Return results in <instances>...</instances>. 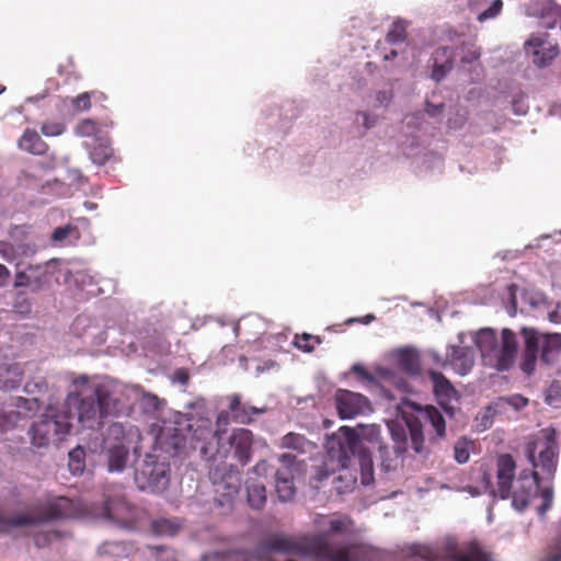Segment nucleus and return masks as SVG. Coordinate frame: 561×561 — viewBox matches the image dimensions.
<instances>
[{
    "label": "nucleus",
    "instance_id": "c85d7f7f",
    "mask_svg": "<svg viewBox=\"0 0 561 561\" xmlns=\"http://www.w3.org/2000/svg\"><path fill=\"white\" fill-rule=\"evenodd\" d=\"M280 448L291 449L297 454H307L316 448V445L307 439L304 435L290 432L283 436L280 444Z\"/></svg>",
    "mask_w": 561,
    "mask_h": 561
},
{
    "label": "nucleus",
    "instance_id": "e2e57ef3",
    "mask_svg": "<svg viewBox=\"0 0 561 561\" xmlns=\"http://www.w3.org/2000/svg\"><path fill=\"white\" fill-rule=\"evenodd\" d=\"M373 320H375V316L374 314H367L364 318H353V319H350V320H347V323L359 322V323H363V324H369Z\"/></svg>",
    "mask_w": 561,
    "mask_h": 561
},
{
    "label": "nucleus",
    "instance_id": "393cba45",
    "mask_svg": "<svg viewBox=\"0 0 561 561\" xmlns=\"http://www.w3.org/2000/svg\"><path fill=\"white\" fill-rule=\"evenodd\" d=\"M449 365L454 370L465 376L472 369L474 365V351L467 346H455L449 347Z\"/></svg>",
    "mask_w": 561,
    "mask_h": 561
},
{
    "label": "nucleus",
    "instance_id": "f704fd0d",
    "mask_svg": "<svg viewBox=\"0 0 561 561\" xmlns=\"http://www.w3.org/2000/svg\"><path fill=\"white\" fill-rule=\"evenodd\" d=\"M379 454L381 459V468L386 472L396 470L400 465V457L403 455L394 453V449L390 450L386 446H379Z\"/></svg>",
    "mask_w": 561,
    "mask_h": 561
},
{
    "label": "nucleus",
    "instance_id": "4d7b16f0",
    "mask_svg": "<svg viewBox=\"0 0 561 561\" xmlns=\"http://www.w3.org/2000/svg\"><path fill=\"white\" fill-rule=\"evenodd\" d=\"M488 335H491V329L482 330L476 341L477 347L480 350L483 358L488 357V351L484 348L482 340L485 339Z\"/></svg>",
    "mask_w": 561,
    "mask_h": 561
},
{
    "label": "nucleus",
    "instance_id": "6e6d98bb",
    "mask_svg": "<svg viewBox=\"0 0 561 561\" xmlns=\"http://www.w3.org/2000/svg\"><path fill=\"white\" fill-rule=\"evenodd\" d=\"M428 356L440 367L449 365V352L446 354V357H442L436 351H430Z\"/></svg>",
    "mask_w": 561,
    "mask_h": 561
},
{
    "label": "nucleus",
    "instance_id": "5701e85b",
    "mask_svg": "<svg viewBox=\"0 0 561 561\" xmlns=\"http://www.w3.org/2000/svg\"><path fill=\"white\" fill-rule=\"evenodd\" d=\"M428 376L433 382L434 393L439 404L448 414L453 415V408H449L448 404L453 401H458L457 390L442 373L428 370Z\"/></svg>",
    "mask_w": 561,
    "mask_h": 561
},
{
    "label": "nucleus",
    "instance_id": "ddd939ff",
    "mask_svg": "<svg viewBox=\"0 0 561 561\" xmlns=\"http://www.w3.org/2000/svg\"><path fill=\"white\" fill-rule=\"evenodd\" d=\"M217 439L216 457L227 459L231 456L241 466L250 462L253 449V434L248 428H234L228 437Z\"/></svg>",
    "mask_w": 561,
    "mask_h": 561
},
{
    "label": "nucleus",
    "instance_id": "774afa93",
    "mask_svg": "<svg viewBox=\"0 0 561 561\" xmlns=\"http://www.w3.org/2000/svg\"><path fill=\"white\" fill-rule=\"evenodd\" d=\"M329 477V472L322 468H319L317 471V480L322 481L323 479H327Z\"/></svg>",
    "mask_w": 561,
    "mask_h": 561
},
{
    "label": "nucleus",
    "instance_id": "412c9836",
    "mask_svg": "<svg viewBox=\"0 0 561 561\" xmlns=\"http://www.w3.org/2000/svg\"><path fill=\"white\" fill-rule=\"evenodd\" d=\"M517 351L518 341L516 334L510 329H503L495 368L500 371L510 369L515 362Z\"/></svg>",
    "mask_w": 561,
    "mask_h": 561
},
{
    "label": "nucleus",
    "instance_id": "8fccbe9b",
    "mask_svg": "<svg viewBox=\"0 0 561 561\" xmlns=\"http://www.w3.org/2000/svg\"><path fill=\"white\" fill-rule=\"evenodd\" d=\"M0 255L8 262H12L16 257V250L10 242L0 241Z\"/></svg>",
    "mask_w": 561,
    "mask_h": 561
},
{
    "label": "nucleus",
    "instance_id": "de8ad7c7",
    "mask_svg": "<svg viewBox=\"0 0 561 561\" xmlns=\"http://www.w3.org/2000/svg\"><path fill=\"white\" fill-rule=\"evenodd\" d=\"M455 459L459 463H466L469 460V446L467 440L461 439L455 444L454 447Z\"/></svg>",
    "mask_w": 561,
    "mask_h": 561
},
{
    "label": "nucleus",
    "instance_id": "37998d69",
    "mask_svg": "<svg viewBox=\"0 0 561 561\" xmlns=\"http://www.w3.org/2000/svg\"><path fill=\"white\" fill-rule=\"evenodd\" d=\"M92 98H96L95 92H82L71 100V105L76 111H88L91 107Z\"/></svg>",
    "mask_w": 561,
    "mask_h": 561
},
{
    "label": "nucleus",
    "instance_id": "423d86ee",
    "mask_svg": "<svg viewBox=\"0 0 561 561\" xmlns=\"http://www.w3.org/2000/svg\"><path fill=\"white\" fill-rule=\"evenodd\" d=\"M413 554L424 561H489L488 553L476 540L459 543L456 538L447 537L436 547L417 545Z\"/></svg>",
    "mask_w": 561,
    "mask_h": 561
},
{
    "label": "nucleus",
    "instance_id": "a211bd4d",
    "mask_svg": "<svg viewBox=\"0 0 561 561\" xmlns=\"http://www.w3.org/2000/svg\"><path fill=\"white\" fill-rule=\"evenodd\" d=\"M335 404L341 419H353L371 411L367 397L345 389L337 390Z\"/></svg>",
    "mask_w": 561,
    "mask_h": 561
},
{
    "label": "nucleus",
    "instance_id": "c756f323",
    "mask_svg": "<svg viewBox=\"0 0 561 561\" xmlns=\"http://www.w3.org/2000/svg\"><path fill=\"white\" fill-rule=\"evenodd\" d=\"M247 500L253 510H261L266 503V489L263 482L248 479L245 482Z\"/></svg>",
    "mask_w": 561,
    "mask_h": 561
},
{
    "label": "nucleus",
    "instance_id": "9b49d317",
    "mask_svg": "<svg viewBox=\"0 0 561 561\" xmlns=\"http://www.w3.org/2000/svg\"><path fill=\"white\" fill-rule=\"evenodd\" d=\"M70 416L49 408L31 428L32 444L36 447L59 442L70 432Z\"/></svg>",
    "mask_w": 561,
    "mask_h": 561
},
{
    "label": "nucleus",
    "instance_id": "4468645a",
    "mask_svg": "<svg viewBox=\"0 0 561 561\" xmlns=\"http://www.w3.org/2000/svg\"><path fill=\"white\" fill-rule=\"evenodd\" d=\"M135 481L142 491L162 492L170 482V466L149 455L136 470Z\"/></svg>",
    "mask_w": 561,
    "mask_h": 561
},
{
    "label": "nucleus",
    "instance_id": "2f4dec72",
    "mask_svg": "<svg viewBox=\"0 0 561 561\" xmlns=\"http://www.w3.org/2000/svg\"><path fill=\"white\" fill-rule=\"evenodd\" d=\"M560 7L552 0H543L540 2V25L545 28H553L559 20Z\"/></svg>",
    "mask_w": 561,
    "mask_h": 561
},
{
    "label": "nucleus",
    "instance_id": "a19ab883",
    "mask_svg": "<svg viewBox=\"0 0 561 561\" xmlns=\"http://www.w3.org/2000/svg\"><path fill=\"white\" fill-rule=\"evenodd\" d=\"M356 476H354L353 473L351 472H345V474H339L335 479H334V485H335V490L339 492V493H344L346 491H350L353 489V486L355 485L356 483Z\"/></svg>",
    "mask_w": 561,
    "mask_h": 561
},
{
    "label": "nucleus",
    "instance_id": "09e8293b",
    "mask_svg": "<svg viewBox=\"0 0 561 561\" xmlns=\"http://www.w3.org/2000/svg\"><path fill=\"white\" fill-rule=\"evenodd\" d=\"M546 402L549 405H561V388L558 385H551L546 393Z\"/></svg>",
    "mask_w": 561,
    "mask_h": 561
},
{
    "label": "nucleus",
    "instance_id": "c03bdc74",
    "mask_svg": "<svg viewBox=\"0 0 561 561\" xmlns=\"http://www.w3.org/2000/svg\"><path fill=\"white\" fill-rule=\"evenodd\" d=\"M461 62L471 64L479 59L480 51L473 44H462L460 47Z\"/></svg>",
    "mask_w": 561,
    "mask_h": 561
},
{
    "label": "nucleus",
    "instance_id": "dca6fc26",
    "mask_svg": "<svg viewBox=\"0 0 561 561\" xmlns=\"http://www.w3.org/2000/svg\"><path fill=\"white\" fill-rule=\"evenodd\" d=\"M283 468L275 473V488L278 499L282 502L291 501L296 495L294 479L296 473L301 471L302 461H298L296 456L289 453L279 457Z\"/></svg>",
    "mask_w": 561,
    "mask_h": 561
},
{
    "label": "nucleus",
    "instance_id": "7ed1b4c3",
    "mask_svg": "<svg viewBox=\"0 0 561 561\" xmlns=\"http://www.w3.org/2000/svg\"><path fill=\"white\" fill-rule=\"evenodd\" d=\"M328 457L335 461L341 470H347L352 459L357 457L360 479L364 485L374 482V463L370 453L364 448L355 428L342 426L339 433L328 442Z\"/></svg>",
    "mask_w": 561,
    "mask_h": 561
},
{
    "label": "nucleus",
    "instance_id": "c9c22d12",
    "mask_svg": "<svg viewBox=\"0 0 561 561\" xmlns=\"http://www.w3.org/2000/svg\"><path fill=\"white\" fill-rule=\"evenodd\" d=\"M113 154V149L107 142L99 141L90 151L91 160L98 164H105Z\"/></svg>",
    "mask_w": 561,
    "mask_h": 561
},
{
    "label": "nucleus",
    "instance_id": "bf43d9fd",
    "mask_svg": "<svg viewBox=\"0 0 561 561\" xmlns=\"http://www.w3.org/2000/svg\"><path fill=\"white\" fill-rule=\"evenodd\" d=\"M70 227L69 226H65V227H57L53 234H51V238L53 240L55 241H62L64 239H66L69 233H70Z\"/></svg>",
    "mask_w": 561,
    "mask_h": 561
},
{
    "label": "nucleus",
    "instance_id": "0eeeda50",
    "mask_svg": "<svg viewBox=\"0 0 561 561\" xmlns=\"http://www.w3.org/2000/svg\"><path fill=\"white\" fill-rule=\"evenodd\" d=\"M520 334L524 337V351L519 367L527 376L536 369L539 347L541 360L546 364L551 363L561 351V333L540 334L536 329L523 328Z\"/></svg>",
    "mask_w": 561,
    "mask_h": 561
},
{
    "label": "nucleus",
    "instance_id": "ea45409f",
    "mask_svg": "<svg viewBox=\"0 0 561 561\" xmlns=\"http://www.w3.org/2000/svg\"><path fill=\"white\" fill-rule=\"evenodd\" d=\"M391 436L396 443L392 449L394 453L404 454L407 451V435L402 427L392 425L390 426Z\"/></svg>",
    "mask_w": 561,
    "mask_h": 561
},
{
    "label": "nucleus",
    "instance_id": "6e6552de",
    "mask_svg": "<svg viewBox=\"0 0 561 561\" xmlns=\"http://www.w3.org/2000/svg\"><path fill=\"white\" fill-rule=\"evenodd\" d=\"M538 495L542 500L541 505L538 507V513L543 515L552 504V486L549 484L541 485L537 471L522 470L512 485V493L508 497L512 499V505L518 511H524L531 500Z\"/></svg>",
    "mask_w": 561,
    "mask_h": 561
},
{
    "label": "nucleus",
    "instance_id": "473e14b6",
    "mask_svg": "<svg viewBox=\"0 0 561 561\" xmlns=\"http://www.w3.org/2000/svg\"><path fill=\"white\" fill-rule=\"evenodd\" d=\"M23 376V369L19 364H10L5 368H0V381L4 383L5 388H16Z\"/></svg>",
    "mask_w": 561,
    "mask_h": 561
},
{
    "label": "nucleus",
    "instance_id": "72a5a7b5",
    "mask_svg": "<svg viewBox=\"0 0 561 561\" xmlns=\"http://www.w3.org/2000/svg\"><path fill=\"white\" fill-rule=\"evenodd\" d=\"M181 529L179 522L169 518H158L151 522V530L158 536H175Z\"/></svg>",
    "mask_w": 561,
    "mask_h": 561
},
{
    "label": "nucleus",
    "instance_id": "f03ea898",
    "mask_svg": "<svg viewBox=\"0 0 561 561\" xmlns=\"http://www.w3.org/2000/svg\"><path fill=\"white\" fill-rule=\"evenodd\" d=\"M76 390L68 393L65 399V414L70 420L77 416L82 427L94 428L102 424V420L113 412L111 403L112 390L108 385H92L87 376L75 379Z\"/></svg>",
    "mask_w": 561,
    "mask_h": 561
},
{
    "label": "nucleus",
    "instance_id": "b1692460",
    "mask_svg": "<svg viewBox=\"0 0 561 561\" xmlns=\"http://www.w3.org/2000/svg\"><path fill=\"white\" fill-rule=\"evenodd\" d=\"M47 283V271L41 265H30L15 274L14 287H27L32 291L41 290Z\"/></svg>",
    "mask_w": 561,
    "mask_h": 561
},
{
    "label": "nucleus",
    "instance_id": "680f3d73",
    "mask_svg": "<svg viewBox=\"0 0 561 561\" xmlns=\"http://www.w3.org/2000/svg\"><path fill=\"white\" fill-rule=\"evenodd\" d=\"M9 277H10V271L8 270V267L5 265L0 264V286L5 285Z\"/></svg>",
    "mask_w": 561,
    "mask_h": 561
},
{
    "label": "nucleus",
    "instance_id": "338daca9",
    "mask_svg": "<svg viewBox=\"0 0 561 561\" xmlns=\"http://www.w3.org/2000/svg\"><path fill=\"white\" fill-rule=\"evenodd\" d=\"M503 8L502 0H493L492 10H493V18L501 12Z\"/></svg>",
    "mask_w": 561,
    "mask_h": 561
},
{
    "label": "nucleus",
    "instance_id": "3c124183",
    "mask_svg": "<svg viewBox=\"0 0 561 561\" xmlns=\"http://www.w3.org/2000/svg\"><path fill=\"white\" fill-rule=\"evenodd\" d=\"M351 371L354 373L360 380L374 382L375 377L374 375L368 371L363 365L360 364H354L351 367Z\"/></svg>",
    "mask_w": 561,
    "mask_h": 561
},
{
    "label": "nucleus",
    "instance_id": "69168bd1",
    "mask_svg": "<svg viewBox=\"0 0 561 561\" xmlns=\"http://www.w3.org/2000/svg\"><path fill=\"white\" fill-rule=\"evenodd\" d=\"M489 18H491V5L486 7L478 14V20L480 22H484Z\"/></svg>",
    "mask_w": 561,
    "mask_h": 561
},
{
    "label": "nucleus",
    "instance_id": "4be33fe9",
    "mask_svg": "<svg viewBox=\"0 0 561 561\" xmlns=\"http://www.w3.org/2000/svg\"><path fill=\"white\" fill-rule=\"evenodd\" d=\"M228 412L229 422L232 421L239 424H250L253 422L254 416L264 412V410L242 402V397L239 393H233L228 397Z\"/></svg>",
    "mask_w": 561,
    "mask_h": 561
},
{
    "label": "nucleus",
    "instance_id": "0e129e2a",
    "mask_svg": "<svg viewBox=\"0 0 561 561\" xmlns=\"http://www.w3.org/2000/svg\"><path fill=\"white\" fill-rule=\"evenodd\" d=\"M358 115H360L363 117L364 126L367 129L371 128L376 124V119L375 118H370V116L367 113L362 112V113H358Z\"/></svg>",
    "mask_w": 561,
    "mask_h": 561
},
{
    "label": "nucleus",
    "instance_id": "603ef678",
    "mask_svg": "<svg viewBox=\"0 0 561 561\" xmlns=\"http://www.w3.org/2000/svg\"><path fill=\"white\" fill-rule=\"evenodd\" d=\"M507 403L513 405L516 410H520L528 404V399L520 396L515 394L506 399Z\"/></svg>",
    "mask_w": 561,
    "mask_h": 561
},
{
    "label": "nucleus",
    "instance_id": "5fc2aeb1",
    "mask_svg": "<svg viewBox=\"0 0 561 561\" xmlns=\"http://www.w3.org/2000/svg\"><path fill=\"white\" fill-rule=\"evenodd\" d=\"M444 103H439V104H433L431 102H426L425 104V112L431 116V117H436L438 115H440L444 111Z\"/></svg>",
    "mask_w": 561,
    "mask_h": 561
},
{
    "label": "nucleus",
    "instance_id": "1a4fd4ad",
    "mask_svg": "<svg viewBox=\"0 0 561 561\" xmlns=\"http://www.w3.org/2000/svg\"><path fill=\"white\" fill-rule=\"evenodd\" d=\"M229 425L227 411H220L216 419V430H213L211 423L207 419H198L188 423L185 433L188 436L190 449H199L203 458L211 460L216 458L217 439L220 434L226 433Z\"/></svg>",
    "mask_w": 561,
    "mask_h": 561
},
{
    "label": "nucleus",
    "instance_id": "20e7f679",
    "mask_svg": "<svg viewBox=\"0 0 561 561\" xmlns=\"http://www.w3.org/2000/svg\"><path fill=\"white\" fill-rule=\"evenodd\" d=\"M78 513L79 510L75 501L66 496L57 497L46 505L36 507L30 512H19L12 516H5L0 508V533L8 534L15 528L73 518Z\"/></svg>",
    "mask_w": 561,
    "mask_h": 561
},
{
    "label": "nucleus",
    "instance_id": "49530a36",
    "mask_svg": "<svg viewBox=\"0 0 561 561\" xmlns=\"http://www.w3.org/2000/svg\"><path fill=\"white\" fill-rule=\"evenodd\" d=\"M517 289L518 287L515 284H511L506 288V309L510 316H515L517 310Z\"/></svg>",
    "mask_w": 561,
    "mask_h": 561
},
{
    "label": "nucleus",
    "instance_id": "052dcab7",
    "mask_svg": "<svg viewBox=\"0 0 561 561\" xmlns=\"http://www.w3.org/2000/svg\"><path fill=\"white\" fill-rule=\"evenodd\" d=\"M268 467L270 466L266 460H261L254 466L253 471L259 476L266 474Z\"/></svg>",
    "mask_w": 561,
    "mask_h": 561
},
{
    "label": "nucleus",
    "instance_id": "39448f33",
    "mask_svg": "<svg viewBox=\"0 0 561 561\" xmlns=\"http://www.w3.org/2000/svg\"><path fill=\"white\" fill-rule=\"evenodd\" d=\"M400 414L409 428L415 453L420 454L424 449L423 423H428L437 437H445V419L435 407L423 408L414 402H404L400 408Z\"/></svg>",
    "mask_w": 561,
    "mask_h": 561
},
{
    "label": "nucleus",
    "instance_id": "864d4df0",
    "mask_svg": "<svg viewBox=\"0 0 561 561\" xmlns=\"http://www.w3.org/2000/svg\"><path fill=\"white\" fill-rule=\"evenodd\" d=\"M467 121L465 114L456 113L454 117H450L447 122L449 128H461Z\"/></svg>",
    "mask_w": 561,
    "mask_h": 561
},
{
    "label": "nucleus",
    "instance_id": "bb28decb",
    "mask_svg": "<svg viewBox=\"0 0 561 561\" xmlns=\"http://www.w3.org/2000/svg\"><path fill=\"white\" fill-rule=\"evenodd\" d=\"M18 147L34 156H43L48 150V145L41 138L35 129L26 128L20 139Z\"/></svg>",
    "mask_w": 561,
    "mask_h": 561
},
{
    "label": "nucleus",
    "instance_id": "4c0bfd02",
    "mask_svg": "<svg viewBox=\"0 0 561 561\" xmlns=\"http://www.w3.org/2000/svg\"><path fill=\"white\" fill-rule=\"evenodd\" d=\"M322 340L319 336L308 333L296 334L293 344L305 353H310L314 350L316 345L321 344Z\"/></svg>",
    "mask_w": 561,
    "mask_h": 561
},
{
    "label": "nucleus",
    "instance_id": "f257e3e1",
    "mask_svg": "<svg viewBox=\"0 0 561 561\" xmlns=\"http://www.w3.org/2000/svg\"><path fill=\"white\" fill-rule=\"evenodd\" d=\"M310 535H271L257 547L261 554L298 556L310 561H374L377 550L365 542L348 515H317Z\"/></svg>",
    "mask_w": 561,
    "mask_h": 561
},
{
    "label": "nucleus",
    "instance_id": "e433bc0d",
    "mask_svg": "<svg viewBox=\"0 0 561 561\" xmlns=\"http://www.w3.org/2000/svg\"><path fill=\"white\" fill-rule=\"evenodd\" d=\"M407 39V24L398 20L392 23L386 35V42L394 45L403 43Z\"/></svg>",
    "mask_w": 561,
    "mask_h": 561
},
{
    "label": "nucleus",
    "instance_id": "cd10ccee",
    "mask_svg": "<svg viewBox=\"0 0 561 561\" xmlns=\"http://www.w3.org/2000/svg\"><path fill=\"white\" fill-rule=\"evenodd\" d=\"M399 368L408 375L416 376L421 373L420 355L412 348H403L397 353Z\"/></svg>",
    "mask_w": 561,
    "mask_h": 561
},
{
    "label": "nucleus",
    "instance_id": "f3484780",
    "mask_svg": "<svg viewBox=\"0 0 561 561\" xmlns=\"http://www.w3.org/2000/svg\"><path fill=\"white\" fill-rule=\"evenodd\" d=\"M158 447L170 457H182L188 450V436L184 427L164 425L157 436Z\"/></svg>",
    "mask_w": 561,
    "mask_h": 561
},
{
    "label": "nucleus",
    "instance_id": "2eb2a0df",
    "mask_svg": "<svg viewBox=\"0 0 561 561\" xmlns=\"http://www.w3.org/2000/svg\"><path fill=\"white\" fill-rule=\"evenodd\" d=\"M540 435L543 438V448L539 451L538 457H536V443H528L526 447L527 458L534 468L540 469L542 472L551 474L554 471L557 463V431L553 427H546L540 431Z\"/></svg>",
    "mask_w": 561,
    "mask_h": 561
},
{
    "label": "nucleus",
    "instance_id": "7c9ffc66",
    "mask_svg": "<svg viewBox=\"0 0 561 561\" xmlns=\"http://www.w3.org/2000/svg\"><path fill=\"white\" fill-rule=\"evenodd\" d=\"M130 510V505L123 497L111 499L105 505L106 517L118 523L128 518Z\"/></svg>",
    "mask_w": 561,
    "mask_h": 561
},
{
    "label": "nucleus",
    "instance_id": "58836bf2",
    "mask_svg": "<svg viewBox=\"0 0 561 561\" xmlns=\"http://www.w3.org/2000/svg\"><path fill=\"white\" fill-rule=\"evenodd\" d=\"M84 450L80 447L69 453V469L72 473H81L84 470Z\"/></svg>",
    "mask_w": 561,
    "mask_h": 561
},
{
    "label": "nucleus",
    "instance_id": "9d476101",
    "mask_svg": "<svg viewBox=\"0 0 561 561\" xmlns=\"http://www.w3.org/2000/svg\"><path fill=\"white\" fill-rule=\"evenodd\" d=\"M209 479L213 482L215 505L221 510V514H228L232 510L233 500L241 486L240 472L232 466H215L209 470Z\"/></svg>",
    "mask_w": 561,
    "mask_h": 561
},
{
    "label": "nucleus",
    "instance_id": "6ab92c4d",
    "mask_svg": "<svg viewBox=\"0 0 561 561\" xmlns=\"http://www.w3.org/2000/svg\"><path fill=\"white\" fill-rule=\"evenodd\" d=\"M496 490L493 489V497L499 495L506 500L512 493L515 482L516 460L510 454H501L496 458Z\"/></svg>",
    "mask_w": 561,
    "mask_h": 561
},
{
    "label": "nucleus",
    "instance_id": "79ce46f5",
    "mask_svg": "<svg viewBox=\"0 0 561 561\" xmlns=\"http://www.w3.org/2000/svg\"><path fill=\"white\" fill-rule=\"evenodd\" d=\"M99 133V126L95 121L91 118L82 119L76 126V134L81 137H92Z\"/></svg>",
    "mask_w": 561,
    "mask_h": 561
},
{
    "label": "nucleus",
    "instance_id": "13d9d810",
    "mask_svg": "<svg viewBox=\"0 0 561 561\" xmlns=\"http://www.w3.org/2000/svg\"><path fill=\"white\" fill-rule=\"evenodd\" d=\"M57 531L37 534L34 537V541L37 547H43L49 542L51 536L57 537Z\"/></svg>",
    "mask_w": 561,
    "mask_h": 561
},
{
    "label": "nucleus",
    "instance_id": "a878e982",
    "mask_svg": "<svg viewBox=\"0 0 561 561\" xmlns=\"http://www.w3.org/2000/svg\"><path fill=\"white\" fill-rule=\"evenodd\" d=\"M454 51L446 46L438 47L433 53L432 79L436 82L442 81L454 68Z\"/></svg>",
    "mask_w": 561,
    "mask_h": 561
},
{
    "label": "nucleus",
    "instance_id": "aec40b11",
    "mask_svg": "<svg viewBox=\"0 0 561 561\" xmlns=\"http://www.w3.org/2000/svg\"><path fill=\"white\" fill-rule=\"evenodd\" d=\"M548 37L549 35H531L525 43L526 51L533 56V62L540 68L550 65L560 53L559 45L550 42Z\"/></svg>",
    "mask_w": 561,
    "mask_h": 561
},
{
    "label": "nucleus",
    "instance_id": "a18cd8bd",
    "mask_svg": "<svg viewBox=\"0 0 561 561\" xmlns=\"http://www.w3.org/2000/svg\"><path fill=\"white\" fill-rule=\"evenodd\" d=\"M65 130H66V126L59 122H46L41 127L42 134L46 137L59 136Z\"/></svg>",
    "mask_w": 561,
    "mask_h": 561
},
{
    "label": "nucleus",
    "instance_id": "f8f14e48",
    "mask_svg": "<svg viewBox=\"0 0 561 561\" xmlns=\"http://www.w3.org/2000/svg\"><path fill=\"white\" fill-rule=\"evenodd\" d=\"M102 450L110 472H122L129 459V446L122 423H113L103 438Z\"/></svg>",
    "mask_w": 561,
    "mask_h": 561
}]
</instances>
